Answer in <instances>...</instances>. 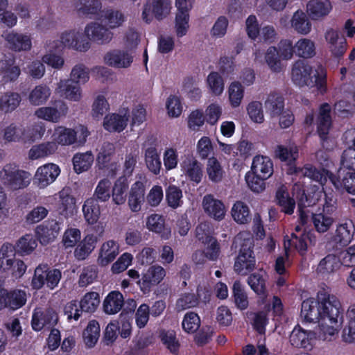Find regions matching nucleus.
<instances>
[{"mask_svg":"<svg viewBox=\"0 0 355 355\" xmlns=\"http://www.w3.org/2000/svg\"><path fill=\"white\" fill-rule=\"evenodd\" d=\"M83 211L86 221L91 225L95 224L101 215L100 206L94 198H88L85 201Z\"/></svg>","mask_w":355,"mask_h":355,"instance_id":"cd10ccee","label":"nucleus"},{"mask_svg":"<svg viewBox=\"0 0 355 355\" xmlns=\"http://www.w3.org/2000/svg\"><path fill=\"white\" fill-rule=\"evenodd\" d=\"M119 246L113 240L103 244L98 258V263L105 266L112 262L118 254Z\"/></svg>","mask_w":355,"mask_h":355,"instance_id":"a878e982","label":"nucleus"},{"mask_svg":"<svg viewBox=\"0 0 355 355\" xmlns=\"http://www.w3.org/2000/svg\"><path fill=\"white\" fill-rule=\"evenodd\" d=\"M265 60L270 67L274 72H279L282 69V63L280 60L279 52L275 46H270L265 55Z\"/></svg>","mask_w":355,"mask_h":355,"instance_id":"de8ad7c7","label":"nucleus"},{"mask_svg":"<svg viewBox=\"0 0 355 355\" xmlns=\"http://www.w3.org/2000/svg\"><path fill=\"white\" fill-rule=\"evenodd\" d=\"M233 296L236 306L244 310L248 306V299L243 286L240 281H235L232 286Z\"/></svg>","mask_w":355,"mask_h":355,"instance_id":"79ce46f5","label":"nucleus"},{"mask_svg":"<svg viewBox=\"0 0 355 355\" xmlns=\"http://www.w3.org/2000/svg\"><path fill=\"white\" fill-rule=\"evenodd\" d=\"M97 239L94 235H87L77 245L74 255L78 260H84L95 248Z\"/></svg>","mask_w":355,"mask_h":355,"instance_id":"c756f323","label":"nucleus"},{"mask_svg":"<svg viewBox=\"0 0 355 355\" xmlns=\"http://www.w3.org/2000/svg\"><path fill=\"white\" fill-rule=\"evenodd\" d=\"M245 178L248 187L252 191L260 193L265 189V180H267L266 178L257 175L251 172H248Z\"/></svg>","mask_w":355,"mask_h":355,"instance_id":"052dcab7","label":"nucleus"},{"mask_svg":"<svg viewBox=\"0 0 355 355\" xmlns=\"http://www.w3.org/2000/svg\"><path fill=\"white\" fill-rule=\"evenodd\" d=\"M341 266L339 258L334 254H328L319 263L317 271L322 274H329L337 270Z\"/></svg>","mask_w":355,"mask_h":355,"instance_id":"e433bc0d","label":"nucleus"},{"mask_svg":"<svg viewBox=\"0 0 355 355\" xmlns=\"http://www.w3.org/2000/svg\"><path fill=\"white\" fill-rule=\"evenodd\" d=\"M85 32L88 42L90 40L101 44L109 43L113 37V33L108 28L98 22L89 24Z\"/></svg>","mask_w":355,"mask_h":355,"instance_id":"9b49d317","label":"nucleus"},{"mask_svg":"<svg viewBox=\"0 0 355 355\" xmlns=\"http://www.w3.org/2000/svg\"><path fill=\"white\" fill-rule=\"evenodd\" d=\"M159 337L163 344L171 353L175 354L178 351L180 343L174 331L162 330Z\"/></svg>","mask_w":355,"mask_h":355,"instance_id":"6e6d98bb","label":"nucleus"},{"mask_svg":"<svg viewBox=\"0 0 355 355\" xmlns=\"http://www.w3.org/2000/svg\"><path fill=\"white\" fill-rule=\"evenodd\" d=\"M61 223L56 220H49L38 225L35 234L40 243L43 245L53 242L59 235Z\"/></svg>","mask_w":355,"mask_h":355,"instance_id":"6e6552de","label":"nucleus"},{"mask_svg":"<svg viewBox=\"0 0 355 355\" xmlns=\"http://www.w3.org/2000/svg\"><path fill=\"white\" fill-rule=\"evenodd\" d=\"M340 164L343 168L355 171V149L353 147H349L343 152Z\"/></svg>","mask_w":355,"mask_h":355,"instance_id":"774afa93","label":"nucleus"},{"mask_svg":"<svg viewBox=\"0 0 355 355\" xmlns=\"http://www.w3.org/2000/svg\"><path fill=\"white\" fill-rule=\"evenodd\" d=\"M331 10L329 0H311L306 5V12L312 20H318L327 16Z\"/></svg>","mask_w":355,"mask_h":355,"instance_id":"f3484780","label":"nucleus"},{"mask_svg":"<svg viewBox=\"0 0 355 355\" xmlns=\"http://www.w3.org/2000/svg\"><path fill=\"white\" fill-rule=\"evenodd\" d=\"M214 334V329L209 325L202 326L195 335L194 340L198 346H204L209 343Z\"/></svg>","mask_w":355,"mask_h":355,"instance_id":"0e129e2a","label":"nucleus"},{"mask_svg":"<svg viewBox=\"0 0 355 355\" xmlns=\"http://www.w3.org/2000/svg\"><path fill=\"white\" fill-rule=\"evenodd\" d=\"M355 233V226L352 220H347L337 226L335 234L327 244L328 250L341 248L349 245Z\"/></svg>","mask_w":355,"mask_h":355,"instance_id":"423d86ee","label":"nucleus"},{"mask_svg":"<svg viewBox=\"0 0 355 355\" xmlns=\"http://www.w3.org/2000/svg\"><path fill=\"white\" fill-rule=\"evenodd\" d=\"M207 83L211 92L216 96L220 95L224 90V82L218 72H211L207 76Z\"/></svg>","mask_w":355,"mask_h":355,"instance_id":"e2e57ef3","label":"nucleus"},{"mask_svg":"<svg viewBox=\"0 0 355 355\" xmlns=\"http://www.w3.org/2000/svg\"><path fill=\"white\" fill-rule=\"evenodd\" d=\"M248 284L257 295L263 297L266 296L265 279L260 273L251 274L248 279Z\"/></svg>","mask_w":355,"mask_h":355,"instance_id":"49530a36","label":"nucleus"},{"mask_svg":"<svg viewBox=\"0 0 355 355\" xmlns=\"http://www.w3.org/2000/svg\"><path fill=\"white\" fill-rule=\"evenodd\" d=\"M94 160V157L92 151L76 153L72 158L75 172L79 174L88 171L91 168Z\"/></svg>","mask_w":355,"mask_h":355,"instance_id":"393cba45","label":"nucleus"},{"mask_svg":"<svg viewBox=\"0 0 355 355\" xmlns=\"http://www.w3.org/2000/svg\"><path fill=\"white\" fill-rule=\"evenodd\" d=\"M170 0H153L151 3H146L144 6L142 19L150 23L153 17L160 21L169 14L171 10Z\"/></svg>","mask_w":355,"mask_h":355,"instance_id":"0eeeda50","label":"nucleus"},{"mask_svg":"<svg viewBox=\"0 0 355 355\" xmlns=\"http://www.w3.org/2000/svg\"><path fill=\"white\" fill-rule=\"evenodd\" d=\"M5 40L9 48L13 51H29L31 49V40L27 35L10 31L5 33Z\"/></svg>","mask_w":355,"mask_h":355,"instance_id":"dca6fc26","label":"nucleus"},{"mask_svg":"<svg viewBox=\"0 0 355 355\" xmlns=\"http://www.w3.org/2000/svg\"><path fill=\"white\" fill-rule=\"evenodd\" d=\"M301 315L309 322H318L316 329L328 336L338 333L343 322V309L338 299L325 289L318 291L317 300H304Z\"/></svg>","mask_w":355,"mask_h":355,"instance_id":"f257e3e1","label":"nucleus"},{"mask_svg":"<svg viewBox=\"0 0 355 355\" xmlns=\"http://www.w3.org/2000/svg\"><path fill=\"white\" fill-rule=\"evenodd\" d=\"M123 295L119 291H112L103 301V311L107 314H115L121 311L123 306Z\"/></svg>","mask_w":355,"mask_h":355,"instance_id":"5701e85b","label":"nucleus"},{"mask_svg":"<svg viewBox=\"0 0 355 355\" xmlns=\"http://www.w3.org/2000/svg\"><path fill=\"white\" fill-rule=\"evenodd\" d=\"M37 246V240L31 234L21 236L16 243L15 252L20 255L30 254Z\"/></svg>","mask_w":355,"mask_h":355,"instance_id":"473e14b6","label":"nucleus"},{"mask_svg":"<svg viewBox=\"0 0 355 355\" xmlns=\"http://www.w3.org/2000/svg\"><path fill=\"white\" fill-rule=\"evenodd\" d=\"M104 60L109 66L116 68H128L133 62V56L127 51L116 49L107 52Z\"/></svg>","mask_w":355,"mask_h":355,"instance_id":"2eb2a0df","label":"nucleus"},{"mask_svg":"<svg viewBox=\"0 0 355 355\" xmlns=\"http://www.w3.org/2000/svg\"><path fill=\"white\" fill-rule=\"evenodd\" d=\"M331 182L338 192L345 190L355 195V172L347 171L340 168L334 176L331 177Z\"/></svg>","mask_w":355,"mask_h":355,"instance_id":"1a4fd4ad","label":"nucleus"},{"mask_svg":"<svg viewBox=\"0 0 355 355\" xmlns=\"http://www.w3.org/2000/svg\"><path fill=\"white\" fill-rule=\"evenodd\" d=\"M228 93L232 106L234 107L239 106L244 93L241 83L238 81L232 82L229 87Z\"/></svg>","mask_w":355,"mask_h":355,"instance_id":"09e8293b","label":"nucleus"},{"mask_svg":"<svg viewBox=\"0 0 355 355\" xmlns=\"http://www.w3.org/2000/svg\"><path fill=\"white\" fill-rule=\"evenodd\" d=\"M250 172L268 179L273 173V164L271 159L266 156H255L252 161Z\"/></svg>","mask_w":355,"mask_h":355,"instance_id":"a211bd4d","label":"nucleus"},{"mask_svg":"<svg viewBox=\"0 0 355 355\" xmlns=\"http://www.w3.org/2000/svg\"><path fill=\"white\" fill-rule=\"evenodd\" d=\"M145 187L141 182L137 181L132 184L128 196V205L132 211H139L144 202Z\"/></svg>","mask_w":355,"mask_h":355,"instance_id":"412c9836","label":"nucleus"},{"mask_svg":"<svg viewBox=\"0 0 355 355\" xmlns=\"http://www.w3.org/2000/svg\"><path fill=\"white\" fill-rule=\"evenodd\" d=\"M100 304L99 295L96 292L86 293L79 302L81 312L93 313Z\"/></svg>","mask_w":355,"mask_h":355,"instance_id":"58836bf2","label":"nucleus"},{"mask_svg":"<svg viewBox=\"0 0 355 355\" xmlns=\"http://www.w3.org/2000/svg\"><path fill=\"white\" fill-rule=\"evenodd\" d=\"M99 336L100 326L98 322L95 320L89 321L83 333L85 345L89 348L93 347L97 343Z\"/></svg>","mask_w":355,"mask_h":355,"instance_id":"72a5a7b5","label":"nucleus"},{"mask_svg":"<svg viewBox=\"0 0 355 355\" xmlns=\"http://www.w3.org/2000/svg\"><path fill=\"white\" fill-rule=\"evenodd\" d=\"M207 173L211 182L218 183L223 180L225 172L217 159L212 157L208 159Z\"/></svg>","mask_w":355,"mask_h":355,"instance_id":"ea45409f","label":"nucleus"},{"mask_svg":"<svg viewBox=\"0 0 355 355\" xmlns=\"http://www.w3.org/2000/svg\"><path fill=\"white\" fill-rule=\"evenodd\" d=\"M164 269L159 266H153L144 274L141 279L138 281L141 290L149 289L151 284H158L165 277Z\"/></svg>","mask_w":355,"mask_h":355,"instance_id":"6ab92c4d","label":"nucleus"},{"mask_svg":"<svg viewBox=\"0 0 355 355\" xmlns=\"http://www.w3.org/2000/svg\"><path fill=\"white\" fill-rule=\"evenodd\" d=\"M252 238L244 239L241 244L239 254L234 263L235 271L241 275H246L255 268V257L252 248Z\"/></svg>","mask_w":355,"mask_h":355,"instance_id":"20e7f679","label":"nucleus"},{"mask_svg":"<svg viewBox=\"0 0 355 355\" xmlns=\"http://www.w3.org/2000/svg\"><path fill=\"white\" fill-rule=\"evenodd\" d=\"M202 205L206 214L215 220H222L225 214V208L221 200H218L211 194L203 197Z\"/></svg>","mask_w":355,"mask_h":355,"instance_id":"4468645a","label":"nucleus"},{"mask_svg":"<svg viewBox=\"0 0 355 355\" xmlns=\"http://www.w3.org/2000/svg\"><path fill=\"white\" fill-rule=\"evenodd\" d=\"M55 143L60 145H71L76 139V132L73 129L58 127L53 134Z\"/></svg>","mask_w":355,"mask_h":355,"instance_id":"4c0bfd02","label":"nucleus"},{"mask_svg":"<svg viewBox=\"0 0 355 355\" xmlns=\"http://www.w3.org/2000/svg\"><path fill=\"white\" fill-rule=\"evenodd\" d=\"M331 107L327 103L320 105L317 117L318 132L322 135L329 133L332 124Z\"/></svg>","mask_w":355,"mask_h":355,"instance_id":"4be33fe9","label":"nucleus"},{"mask_svg":"<svg viewBox=\"0 0 355 355\" xmlns=\"http://www.w3.org/2000/svg\"><path fill=\"white\" fill-rule=\"evenodd\" d=\"M327 336L316 329L313 331H306L297 325L291 333L289 342L295 347L311 349L313 340L317 338L326 340Z\"/></svg>","mask_w":355,"mask_h":355,"instance_id":"39448f33","label":"nucleus"},{"mask_svg":"<svg viewBox=\"0 0 355 355\" xmlns=\"http://www.w3.org/2000/svg\"><path fill=\"white\" fill-rule=\"evenodd\" d=\"M232 216L234 220L239 224H246L251 220L250 210L244 202L237 201L232 209Z\"/></svg>","mask_w":355,"mask_h":355,"instance_id":"c9c22d12","label":"nucleus"},{"mask_svg":"<svg viewBox=\"0 0 355 355\" xmlns=\"http://www.w3.org/2000/svg\"><path fill=\"white\" fill-rule=\"evenodd\" d=\"M146 226L150 231L160 235L164 239H168L171 236V229L164 225V218L159 214H151L148 217Z\"/></svg>","mask_w":355,"mask_h":355,"instance_id":"b1692460","label":"nucleus"},{"mask_svg":"<svg viewBox=\"0 0 355 355\" xmlns=\"http://www.w3.org/2000/svg\"><path fill=\"white\" fill-rule=\"evenodd\" d=\"M101 17L110 28L119 27L124 21L123 14L119 10L112 9L103 10L101 14Z\"/></svg>","mask_w":355,"mask_h":355,"instance_id":"37998d69","label":"nucleus"},{"mask_svg":"<svg viewBox=\"0 0 355 355\" xmlns=\"http://www.w3.org/2000/svg\"><path fill=\"white\" fill-rule=\"evenodd\" d=\"M58 149V144L54 141L42 143L33 146L28 153V157L31 159H36L46 157L54 153Z\"/></svg>","mask_w":355,"mask_h":355,"instance_id":"7c9ffc66","label":"nucleus"},{"mask_svg":"<svg viewBox=\"0 0 355 355\" xmlns=\"http://www.w3.org/2000/svg\"><path fill=\"white\" fill-rule=\"evenodd\" d=\"M313 223L318 232H327L334 223V218L324 214H311Z\"/></svg>","mask_w":355,"mask_h":355,"instance_id":"8fccbe9b","label":"nucleus"},{"mask_svg":"<svg viewBox=\"0 0 355 355\" xmlns=\"http://www.w3.org/2000/svg\"><path fill=\"white\" fill-rule=\"evenodd\" d=\"M183 329L189 334L196 332L200 326V319L198 315L190 311L185 314L182 322Z\"/></svg>","mask_w":355,"mask_h":355,"instance_id":"3c124183","label":"nucleus"},{"mask_svg":"<svg viewBox=\"0 0 355 355\" xmlns=\"http://www.w3.org/2000/svg\"><path fill=\"white\" fill-rule=\"evenodd\" d=\"M76 208V199L71 196H66L61 198L60 203L58 207V214L65 218L73 215Z\"/></svg>","mask_w":355,"mask_h":355,"instance_id":"603ef678","label":"nucleus"},{"mask_svg":"<svg viewBox=\"0 0 355 355\" xmlns=\"http://www.w3.org/2000/svg\"><path fill=\"white\" fill-rule=\"evenodd\" d=\"M114 152L115 147L113 144L105 141L102 144L96 157V165L99 169L108 166Z\"/></svg>","mask_w":355,"mask_h":355,"instance_id":"2f4dec72","label":"nucleus"},{"mask_svg":"<svg viewBox=\"0 0 355 355\" xmlns=\"http://www.w3.org/2000/svg\"><path fill=\"white\" fill-rule=\"evenodd\" d=\"M35 114L40 119L52 122H58L60 117V112L51 107H40L36 110Z\"/></svg>","mask_w":355,"mask_h":355,"instance_id":"338daca9","label":"nucleus"},{"mask_svg":"<svg viewBox=\"0 0 355 355\" xmlns=\"http://www.w3.org/2000/svg\"><path fill=\"white\" fill-rule=\"evenodd\" d=\"M60 173L59 166L49 163L39 167L35 175V180L40 188H45L53 183Z\"/></svg>","mask_w":355,"mask_h":355,"instance_id":"f8f14e48","label":"nucleus"},{"mask_svg":"<svg viewBox=\"0 0 355 355\" xmlns=\"http://www.w3.org/2000/svg\"><path fill=\"white\" fill-rule=\"evenodd\" d=\"M0 179L3 184L12 190H17L29 184L31 174L25 171L17 169L15 165L9 164L0 171Z\"/></svg>","mask_w":355,"mask_h":355,"instance_id":"7ed1b4c3","label":"nucleus"},{"mask_svg":"<svg viewBox=\"0 0 355 355\" xmlns=\"http://www.w3.org/2000/svg\"><path fill=\"white\" fill-rule=\"evenodd\" d=\"M145 161L146 166L152 173L155 175L159 173L162 164L155 148L150 147L146 150Z\"/></svg>","mask_w":355,"mask_h":355,"instance_id":"a19ab883","label":"nucleus"},{"mask_svg":"<svg viewBox=\"0 0 355 355\" xmlns=\"http://www.w3.org/2000/svg\"><path fill=\"white\" fill-rule=\"evenodd\" d=\"M292 27L302 35H307L311 31V24L306 13L301 10L296 11L291 20Z\"/></svg>","mask_w":355,"mask_h":355,"instance_id":"c85d7f7f","label":"nucleus"},{"mask_svg":"<svg viewBox=\"0 0 355 355\" xmlns=\"http://www.w3.org/2000/svg\"><path fill=\"white\" fill-rule=\"evenodd\" d=\"M110 180L107 179L101 180L98 182L93 196L90 198H94L97 202L107 201L110 198Z\"/></svg>","mask_w":355,"mask_h":355,"instance_id":"864d4df0","label":"nucleus"},{"mask_svg":"<svg viewBox=\"0 0 355 355\" xmlns=\"http://www.w3.org/2000/svg\"><path fill=\"white\" fill-rule=\"evenodd\" d=\"M58 88L66 98L78 101L81 98V90L80 85L73 80H61L58 84Z\"/></svg>","mask_w":355,"mask_h":355,"instance_id":"bb28decb","label":"nucleus"},{"mask_svg":"<svg viewBox=\"0 0 355 355\" xmlns=\"http://www.w3.org/2000/svg\"><path fill=\"white\" fill-rule=\"evenodd\" d=\"M276 200L278 204L282 208V211L287 214H292L295 205V202L293 198L288 196L287 192L278 190L276 193Z\"/></svg>","mask_w":355,"mask_h":355,"instance_id":"4d7b16f0","label":"nucleus"},{"mask_svg":"<svg viewBox=\"0 0 355 355\" xmlns=\"http://www.w3.org/2000/svg\"><path fill=\"white\" fill-rule=\"evenodd\" d=\"M26 302V293L22 290L10 291L8 307L11 309H17L25 304Z\"/></svg>","mask_w":355,"mask_h":355,"instance_id":"680f3d73","label":"nucleus"},{"mask_svg":"<svg viewBox=\"0 0 355 355\" xmlns=\"http://www.w3.org/2000/svg\"><path fill=\"white\" fill-rule=\"evenodd\" d=\"M189 12L178 11L175 16V32L178 37L185 35L189 29Z\"/></svg>","mask_w":355,"mask_h":355,"instance_id":"13d9d810","label":"nucleus"},{"mask_svg":"<svg viewBox=\"0 0 355 355\" xmlns=\"http://www.w3.org/2000/svg\"><path fill=\"white\" fill-rule=\"evenodd\" d=\"M292 79L300 87L317 86L321 93L325 91L324 83L318 72L313 71V68L304 60H297L292 68Z\"/></svg>","mask_w":355,"mask_h":355,"instance_id":"f03ea898","label":"nucleus"},{"mask_svg":"<svg viewBox=\"0 0 355 355\" xmlns=\"http://www.w3.org/2000/svg\"><path fill=\"white\" fill-rule=\"evenodd\" d=\"M128 189L125 180L120 178L116 181L112 189V200L116 205H120L125 202Z\"/></svg>","mask_w":355,"mask_h":355,"instance_id":"c03bdc74","label":"nucleus"},{"mask_svg":"<svg viewBox=\"0 0 355 355\" xmlns=\"http://www.w3.org/2000/svg\"><path fill=\"white\" fill-rule=\"evenodd\" d=\"M182 190L175 186L169 185L166 190V198L169 207L175 209L181 205Z\"/></svg>","mask_w":355,"mask_h":355,"instance_id":"5fc2aeb1","label":"nucleus"},{"mask_svg":"<svg viewBox=\"0 0 355 355\" xmlns=\"http://www.w3.org/2000/svg\"><path fill=\"white\" fill-rule=\"evenodd\" d=\"M50 94V89L47 86L37 85L30 93L29 101L31 104L39 105L46 102Z\"/></svg>","mask_w":355,"mask_h":355,"instance_id":"a18cd8bd","label":"nucleus"},{"mask_svg":"<svg viewBox=\"0 0 355 355\" xmlns=\"http://www.w3.org/2000/svg\"><path fill=\"white\" fill-rule=\"evenodd\" d=\"M128 109H123L120 114H112L105 116L103 121V127L110 132L123 131L127 126L129 119Z\"/></svg>","mask_w":355,"mask_h":355,"instance_id":"ddd939ff","label":"nucleus"},{"mask_svg":"<svg viewBox=\"0 0 355 355\" xmlns=\"http://www.w3.org/2000/svg\"><path fill=\"white\" fill-rule=\"evenodd\" d=\"M295 53L303 58H311L315 55V46L313 41L307 38L300 39L295 44Z\"/></svg>","mask_w":355,"mask_h":355,"instance_id":"f704fd0d","label":"nucleus"},{"mask_svg":"<svg viewBox=\"0 0 355 355\" xmlns=\"http://www.w3.org/2000/svg\"><path fill=\"white\" fill-rule=\"evenodd\" d=\"M61 42L64 47L73 49L79 51H86L89 47V42L87 41L83 33L75 31L65 32L60 36Z\"/></svg>","mask_w":355,"mask_h":355,"instance_id":"9d476101","label":"nucleus"},{"mask_svg":"<svg viewBox=\"0 0 355 355\" xmlns=\"http://www.w3.org/2000/svg\"><path fill=\"white\" fill-rule=\"evenodd\" d=\"M69 80L77 83V84H85L89 80V73L85 65L80 64L76 65L71 70Z\"/></svg>","mask_w":355,"mask_h":355,"instance_id":"69168bd1","label":"nucleus"},{"mask_svg":"<svg viewBox=\"0 0 355 355\" xmlns=\"http://www.w3.org/2000/svg\"><path fill=\"white\" fill-rule=\"evenodd\" d=\"M265 109L270 116L277 117L284 110V98L279 93L270 92L264 103Z\"/></svg>","mask_w":355,"mask_h":355,"instance_id":"aec40b11","label":"nucleus"},{"mask_svg":"<svg viewBox=\"0 0 355 355\" xmlns=\"http://www.w3.org/2000/svg\"><path fill=\"white\" fill-rule=\"evenodd\" d=\"M98 276L97 267L94 265L84 267L79 277L78 284L85 287L92 284Z\"/></svg>","mask_w":355,"mask_h":355,"instance_id":"bf43d9fd","label":"nucleus"}]
</instances>
